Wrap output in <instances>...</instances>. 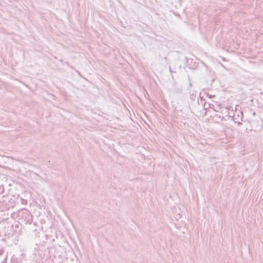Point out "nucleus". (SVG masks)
Here are the masks:
<instances>
[{
    "mask_svg": "<svg viewBox=\"0 0 263 263\" xmlns=\"http://www.w3.org/2000/svg\"><path fill=\"white\" fill-rule=\"evenodd\" d=\"M19 216H21L23 218H24L25 223H31L32 222L31 214L29 211L27 210H23L21 213L19 214Z\"/></svg>",
    "mask_w": 263,
    "mask_h": 263,
    "instance_id": "obj_1",
    "label": "nucleus"
},
{
    "mask_svg": "<svg viewBox=\"0 0 263 263\" xmlns=\"http://www.w3.org/2000/svg\"><path fill=\"white\" fill-rule=\"evenodd\" d=\"M11 200H12V199H10V200L8 201L10 203V204H9L8 205V208L7 206L4 207L3 206L4 204H7V201L6 200L3 199L2 200H0V211H3L4 210H5L6 209H9L10 206L13 207L14 206V205L11 204Z\"/></svg>",
    "mask_w": 263,
    "mask_h": 263,
    "instance_id": "obj_2",
    "label": "nucleus"
},
{
    "mask_svg": "<svg viewBox=\"0 0 263 263\" xmlns=\"http://www.w3.org/2000/svg\"><path fill=\"white\" fill-rule=\"evenodd\" d=\"M0 256L2 257V258L0 259V261L2 260L3 262L6 261L7 255L4 253V251L3 250H0Z\"/></svg>",
    "mask_w": 263,
    "mask_h": 263,
    "instance_id": "obj_3",
    "label": "nucleus"
},
{
    "mask_svg": "<svg viewBox=\"0 0 263 263\" xmlns=\"http://www.w3.org/2000/svg\"><path fill=\"white\" fill-rule=\"evenodd\" d=\"M22 204L26 205L27 204L28 200L27 199H24L23 198H21L20 199Z\"/></svg>",
    "mask_w": 263,
    "mask_h": 263,
    "instance_id": "obj_4",
    "label": "nucleus"
},
{
    "mask_svg": "<svg viewBox=\"0 0 263 263\" xmlns=\"http://www.w3.org/2000/svg\"><path fill=\"white\" fill-rule=\"evenodd\" d=\"M256 115V112H253V115H254H254Z\"/></svg>",
    "mask_w": 263,
    "mask_h": 263,
    "instance_id": "obj_5",
    "label": "nucleus"
},
{
    "mask_svg": "<svg viewBox=\"0 0 263 263\" xmlns=\"http://www.w3.org/2000/svg\"><path fill=\"white\" fill-rule=\"evenodd\" d=\"M18 227V224H17L15 225V228Z\"/></svg>",
    "mask_w": 263,
    "mask_h": 263,
    "instance_id": "obj_6",
    "label": "nucleus"
},
{
    "mask_svg": "<svg viewBox=\"0 0 263 263\" xmlns=\"http://www.w3.org/2000/svg\"><path fill=\"white\" fill-rule=\"evenodd\" d=\"M190 86H192V84L191 83H190Z\"/></svg>",
    "mask_w": 263,
    "mask_h": 263,
    "instance_id": "obj_7",
    "label": "nucleus"
}]
</instances>
